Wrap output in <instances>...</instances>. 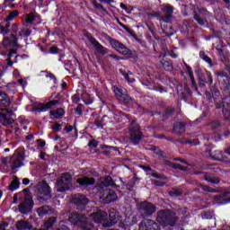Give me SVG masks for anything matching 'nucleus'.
Wrapping results in <instances>:
<instances>
[{"label": "nucleus", "mask_w": 230, "mask_h": 230, "mask_svg": "<svg viewBox=\"0 0 230 230\" xmlns=\"http://www.w3.org/2000/svg\"><path fill=\"white\" fill-rule=\"evenodd\" d=\"M156 220L162 226H171L173 227L179 221V217L172 210L163 209L157 212Z\"/></svg>", "instance_id": "1"}, {"label": "nucleus", "mask_w": 230, "mask_h": 230, "mask_svg": "<svg viewBox=\"0 0 230 230\" xmlns=\"http://www.w3.org/2000/svg\"><path fill=\"white\" fill-rule=\"evenodd\" d=\"M128 134L132 145H139L143 137V133L141 132V128L138 123L132 121L129 125Z\"/></svg>", "instance_id": "2"}, {"label": "nucleus", "mask_w": 230, "mask_h": 230, "mask_svg": "<svg viewBox=\"0 0 230 230\" xmlns=\"http://www.w3.org/2000/svg\"><path fill=\"white\" fill-rule=\"evenodd\" d=\"M57 191H67L73 188V177L69 172H64L60 179L58 180L57 185Z\"/></svg>", "instance_id": "3"}, {"label": "nucleus", "mask_w": 230, "mask_h": 230, "mask_svg": "<svg viewBox=\"0 0 230 230\" xmlns=\"http://www.w3.org/2000/svg\"><path fill=\"white\" fill-rule=\"evenodd\" d=\"M38 190V199L40 202L49 200L53 196L51 195V187L46 181L39 182L36 186Z\"/></svg>", "instance_id": "4"}, {"label": "nucleus", "mask_w": 230, "mask_h": 230, "mask_svg": "<svg viewBox=\"0 0 230 230\" xmlns=\"http://www.w3.org/2000/svg\"><path fill=\"white\" fill-rule=\"evenodd\" d=\"M206 156L210 157V159H213L214 161H221L222 163H226V164L230 165V147H228L225 154L222 153V151H214L211 152V150L206 151Z\"/></svg>", "instance_id": "5"}, {"label": "nucleus", "mask_w": 230, "mask_h": 230, "mask_svg": "<svg viewBox=\"0 0 230 230\" xmlns=\"http://www.w3.org/2000/svg\"><path fill=\"white\" fill-rule=\"evenodd\" d=\"M110 44L113 49L118 51L120 55H124L127 57H130L132 55V51L127 48L123 43L118 41L117 40L114 39H110Z\"/></svg>", "instance_id": "6"}, {"label": "nucleus", "mask_w": 230, "mask_h": 230, "mask_svg": "<svg viewBox=\"0 0 230 230\" xmlns=\"http://www.w3.org/2000/svg\"><path fill=\"white\" fill-rule=\"evenodd\" d=\"M209 17H211V13L206 9H201L199 13L194 14V20H196L199 26H209V22H208Z\"/></svg>", "instance_id": "7"}, {"label": "nucleus", "mask_w": 230, "mask_h": 230, "mask_svg": "<svg viewBox=\"0 0 230 230\" xmlns=\"http://www.w3.org/2000/svg\"><path fill=\"white\" fill-rule=\"evenodd\" d=\"M100 200L103 204H111V202L118 200V194L112 190H104L101 191Z\"/></svg>", "instance_id": "8"}, {"label": "nucleus", "mask_w": 230, "mask_h": 230, "mask_svg": "<svg viewBox=\"0 0 230 230\" xmlns=\"http://www.w3.org/2000/svg\"><path fill=\"white\" fill-rule=\"evenodd\" d=\"M139 212L141 213L142 217H150L155 213V206L150 202L144 201L139 203L138 205Z\"/></svg>", "instance_id": "9"}, {"label": "nucleus", "mask_w": 230, "mask_h": 230, "mask_svg": "<svg viewBox=\"0 0 230 230\" xmlns=\"http://www.w3.org/2000/svg\"><path fill=\"white\" fill-rule=\"evenodd\" d=\"M13 112L8 110H0V123L4 125V127H8V125H12L13 123V118L12 117Z\"/></svg>", "instance_id": "10"}, {"label": "nucleus", "mask_w": 230, "mask_h": 230, "mask_svg": "<svg viewBox=\"0 0 230 230\" xmlns=\"http://www.w3.org/2000/svg\"><path fill=\"white\" fill-rule=\"evenodd\" d=\"M68 220L71 222V224H74V226H78L80 227L81 226H84V222H87V217L84 214L72 212L68 216Z\"/></svg>", "instance_id": "11"}, {"label": "nucleus", "mask_w": 230, "mask_h": 230, "mask_svg": "<svg viewBox=\"0 0 230 230\" xmlns=\"http://www.w3.org/2000/svg\"><path fill=\"white\" fill-rule=\"evenodd\" d=\"M139 230H161L157 223L152 219H145L139 225Z\"/></svg>", "instance_id": "12"}, {"label": "nucleus", "mask_w": 230, "mask_h": 230, "mask_svg": "<svg viewBox=\"0 0 230 230\" xmlns=\"http://www.w3.org/2000/svg\"><path fill=\"white\" fill-rule=\"evenodd\" d=\"M121 220V217L116 211L110 212L108 219L103 224L104 227H112L115 224H118Z\"/></svg>", "instance_id": "13"}, {"label": "nucleus", "mask_w": 230, "mask_h": 230, "mask_svg": "<svg viewBox=\"0 0 230 230\" xmlns=\"http://www.w3.org/2000/svg\"><path fill=\"white\" fill-rule=\"evenodd\" d=\"M88 40L91 42L99 55H107V53H109V49L101 45L100 41L96 40V39L93 38V36H89Z\"/></svg>", "instance_id": "14"}, {"label": "nucleus", "mask_w": 230, "mask_h": 230, "mask_svg": "<svg viewBox=\"0 0 230 230\" xmlns=\"http://www.w3.org/2000/svg\"><path fill=\"white\" fill-rule=\"evenodd\" d=\"M22 161H24V155L22 153L13 155V156L11 158L12 170H15V168H21V166H22Z\"/></svg>", "instance_id": "15"}, {"label": "nucleus", "mask_w": 230, "mask_h": 230, "mask_svg": "<svg viewBox=\"0 0 230 230\" xmlns=\"http://www.w3.org/2000/svg\"><path fill=\"white\" fill-rule=\"evenodd\" d=\"M163 12L164 16L161 17L160 21H163V22H170L173 18V7L170 4H166Z\"/></svg>", "instance_id": "16"}, {"label": "nucleus", "mask_w": 230, "mask_h": 230, "mask_svg": "<svg viewBox=\"0 0 230 230\" xmlns=\"http://www.w3.org/2000/svg\"><path fill=\"white\" fill-rule=\"evenodd\" d=\"M90 217L97 224H102V222L105 224L107 221V212L105 211L98 210L97 212L91 214Z\"/></svg>", "instance_id": "17"}, {"label": "nucleus", "mask_w": 230, "mask_h": 230, "mask_svg": "<svg viewBox=\"0 0 230 230\" xmlns=\"http://www.w3.org/2000/svg\"><path fill=\"white\" fill-rule=\"evenodd\" d=\"M205 96L206 98H208V100H212L213 98L215 103H220V102L222 101V95L220 94V91H218V89L217 88H213L211 90V93L206 92Z\"/></svg>", "instance_id": "18"}, {"label": "nucleus", "mask_w": 230, "mask_h": 230, "mask_svg": "<svg viewBox=\"0 0 230 230\" xmlns=\"http://www.w3.org/2000/svg\"><path fill=\"white\" fill-rule=\"evenodd\" d=\"M73 202L79 208H85V206H87L89 203V199L84 195L77 194L73 197Z\"/></svg>", "instance_id": "19"}, {"label": "nucleus", "mask_w": 230, "mask_h": 230, "mask_svg": "<svg viewBox=\"0 0 230 230\" xmlns=\"http://www.w3.org/2000/svg\"><path fill=\"white\" fill-rule=\"evenodd\" d=\"M76 183L79 186H94L96 184V179L93 177L83 176L76 180Z\"/></svg>", "instance_id": "20"}, {"label": "nucleus", "mask_w": 230, "mask_h": 230, "mask_svg": "<svg viewBox=\"0 0 230 230\" xmlns=\"http://www.w3.org/2000/svg\"><path fill=\"white\" fill-rule=\"evenodd\" d=\"M31 204H32V201L30 199V196H27L26 199L18 206V209L20 212L26 214L30 211V208H31Z\"/></svg>", "instance_id": "21"}, {"label": "nucleus", "mask_w": 230, "mask_h": 230, "mask_svg": "<svg viewBox=\"0 0 230 230\" xmlns=\"http://www.w3.org/2000/svg\"><path fill=\"white\" fill-rule=\"evenodd\" d=\"M58 103V101H50L46 104H39L36 108L35 111H40V112H46V111H49L51 107H54Z\"/></svg>", "instance_id": "22"}, {"label": "nucleus", "mask_w": 230, "mask_h": 230, "mask_svg": "<svg viewBox=\"0 0 230 230\" xmlns=\"http://www.w3.org/2000/svg\"><path fill=\"white\" fill-rule=\"evenodd\" d=\"M203 179L210 184H220L221 179L213 173L204 172Z\"/></svg>", "instance_id": "23"}, {"label": "nucleus", "mask_w": 230, "mask_h": 230, "mask_svg": "<svg viewBox=\"0 0 230 230\" xmlns=\"http://www.w3.org/2000/svg\"><path fill=\"white\" fill-rule=\"evenodd\" d=\"M97 186L100 190H103V188H107L108 186H112V178L109 176L101 178L97 181Z\"/></svg>", "instance_id": "24"}, {"label": "nucleus", "mask_w": 230, "mask_h": 230, "mask_svg": "<svg viewBox=\"0 0 230 230\" xmlns=\"http://www.w3.org/2000/svg\"><path fill=\"white\" fill-rule=\"evenodd\" d=\"M11 39H13V40H11L8 37L4 38L2 44L4 49L8 48V46H17V36L11 34Z\"/></svg>", "instance_id": "25"}, {"label": "nucleus", "mask_w": 230, "mask_h": 230, "mask_svg": "<svg viewBox=\"0 0 230 230\" xmlns=\"http://www.w3.org/2000/svg\"><path fill=\"white\" fill-rule=\"evenodd\" d=\"M11 103L10 97H8L6 93L0 91V105L2 107H10Z\"/></svg>", "instance_id": "26"}, {"label": "nucleus", "mask_w": 230, "mask_h": 230, "mask_svg": "<svg viewBox=\"0 0 230 230\" xmlns=\"http://www.w3.org/2000/svg\"><path fill=\"white\" fill-rule=\"evenodd\" d=\"M173 132L181 135L186 132V124L184 122H177L173 127Z\"/></svg>", "instance_id": "27"}, {"label": "nucleus", "mask_w": 230, "mask_h": 230, "mask_svg": "<svg viewBox=\"0 0 230 230\" xmlns=\"http://www.w3.org/2000/svg\"><path fill=\"white\" fill-rule=\"evenodd\" d=\"M31 224L25 220H19L16 222V229L17 230H27L31 229Z\"/></svg>", "instance_id": "28"}, {"label": "nucleus", "mask_w": 230, "mask_h": 230, "mask_svg": "<svg viewBox=\"0 0 230 230\" xmlns=\"http://www.w3.org/2000/svg\"><path fill=\"white\" fill-rule=\"evenodd\" d=\"M50 116H52L53 119H60L66 114V111L64 109L59 108L57 110L50 111L49 112Z\"/></svg>", "instance_id": "29"}, {"label": "nucleus", "mask_w": 230, "mask_h": 230, "mask_svg": "<svg viewBox=\"0 0 230 230\" xmlns=\"http://www.w3.org/2000/svg\"><path fill=\"white\" fill-rule=\"evenodd\" d=\"M223 113L230 114V97H226L222 100Z\"/></svg>", "instance_id": "30"}, {"label": "nucleus", "mask_w": 230, "mask_h": 230, "mask_svg": "<svg viewBox=\"0 0 230 230\" xmlns=\"http://www.w3.org/2000/svg\"><path fill=\"white\" fill-rule=\"evenodd\" d=\"M19 184H21V182L19 181V178L17 176H13V180L8 186V190H10L11 191H15V190H18Z\"/></svg>", "instance_id": "31"}, {"label": "nucleus", "mask_w": 230, "mask_h": 230, "mask_svg": "<svg viewBox=\"0 0 230 230\" xmlns=\"http://www.w3.org/2000/svg\"><path fill=\"white\" fill-rule=\"evenodd\" d=\"M161 64L165 71H172L173 66H172V61H166L164 58L161 60Z\"/></svg>", "instance_id": "32"}, {"label": "nucleus", "mask_w": 230, "mask_h": 230, "mask_svg": "<svg viewBox=\"0 0 230 230\" xmlns=\"http://www.w3.org/2000/svg\"><path fill=\"white\" fill-rule=\"evenodd\" d=\"M187 73L190 78V82L192 84V87L197 90V83L195 82V76H193V71L191 70V67L187 66Z\"/></svg>", "instance_id": "33"}, {"label": "nucleus", "mask_w": 230, "mask_h": 230, "mask_svg": "<svg viewBox=\"0 0 230 230\" xmlns=\"http://www.w3.org/2000/svg\"><path fill=\"white\" fill-rule=\"evenodd\" d=\"M187 73L190 78V82L192 84V87L197 90V83L195 82V76H193V71L191 70V67L187 66Z\"/></svg>", "instance_id": "34"}, {"label": "nucleus", "mask_w": 230, "mask_h": 230, "mask_svg": "<svg viewBox=\"0 0 230 230\" xmlns=\"http://www.w3.org/2000/svg\"><path fill=\"white\" fill-rule=\"evenodd\" d=\"M37 213L40 217H44V215L49 213V207H40L38 208Z\"/></svg>", "instance_id": "35"}, {"label": "nucleus", "mask_w": 230, "mask_h": 230, "mask_svg": "<svg viewBox=\"0 0 230 230\" xmlns=\"http://www.w3.org/2000/svg\"><path fill=\"white\" fill-rule=\"evenodd\" d=\"M199 57L200 58H202V60L209 64V66H213V60L211 59V58L208 57V55H206L204 51L199 52Z\"/></svg>", "instance_id": "36"}, {"label": "nucleus", "mask_w": 230, "mask_h": 230, "mask_svg": "<svg viewBox=\"0 0 230 230\" xmlns=\"http://www.w3.org/2000/svg\"><path fill=\"white\" fill-rule=\"evenodd\" d=\"M80 227H82L83 230H96V228H94V226L91 224L87 220V218L86 221H84V226H81Z\"/></svg>", "instance_id": "37"}, {"label": "nucleus", "mask_w": 230, "mask_h": 230, "mask_svg": "<svg viewBox=\"0 0 230 230\" xmlns=\"http://www.w3.org/2000/svg\"><path fill=\"white\" fill-rule=\"evenodd\" d=\"M30 35H31V31L25 27H22L19 32V37H30Z\"/></svg>", "instance_id": "38"}, {"label": "nucleus", "mask_w": 230, "mask_h": 230, "mask_svg": "<svg viewBox=\"0 0 230 230\" xmlns=\"http://www.w3.org/2000/svg\"><path fill=\"white\" fill-rule=\"evenodd\" d=\"M201 190H203V191H208L209 193H218L220 190H217V189H213L208 185H200Z\"/></svg>", "instance_id": "39"}, {"label": "nucleus", "mask_w": 230, "mask_h": 230, "mask_svg": "<svg viewBox=\"0 0 230 230\" xmlns=\"http://www.w3.org/2000/svg\"><path fill=\"white\" fill-rule=\"evenodd\" d=\"M17 15H19V11L17 10H14V11H12L8 17L5 18V21H13V19H15V17H17Z\"/></svg>", "instance_id": "40"}, {"label": "nucleus", "mask_w": 230, "mask_h": 230, "mask_svg": "<svg viewBox=\"0 0 230 230\" xmlns=\"http://www.w3.org/2000/svg\"><path fill=\"white\" fill-rule=\"evenodd\" d=\"M170 197H181L182 195V192L179 189H172L171 191H169Z\"/></svg>", "instance_id": "41"}, {"label": "nucleus", "mask_w": 230, "mask_h": 230, "mask_svg": "<svg viewBox=\"0 0 230 230\" xmlns=\"http://www.w3.org/2000/svg\"><path fill=\"white\" fill-rule=\"evenodd\" d=\"M57 222V217H50L46 223H45V227L47 229H49V227L53 226V224Z\"/></svg>", "instance_id": "42"}, {"label": "nucleus", "mask_w": 230, "mask_h": 230, "mask_svg": "<svg viewBox=\"0 0 230 230\" xmlns=\"http://www.w3.org/2000/svg\"><path fill=\"white\" fill-rule=\"evenodd\" d=\"M35 21V14L33 13H31L27 14V17L25 19V22H28L29 24H31Z\"/></svg>", "instance_id": "43"}, {"label": "nucleus", "mask_w": 230, "mask_h": 230, "mask_svg": "<svg viewBox=\"0 0 230 230\" xmlns=\"http://www.w3.org/2000/svg\"><path fill=\"white\" fill-rule=\"evenodd\" d=\"M0 31L2 35H8L10 33V29L4 27V23L0 24Z\"/></svg>", "instance_id": "44"}, {"label": "nucleus", "mask_w": 230, "mask_h": 230, "mask_svg": "<svg viewBox=\"0 0 230 230\" xmlns=\"http://www.w3.org/2000/svg\"><path fill=\"white\" fill-rule=\"evenodd\" d=\"M119 100L124 102V103H130L132 98L128 94L124 93Z\"/></svg>", "instance_id": "45"}, {"label": "nucleus", "mask_w": 230, "mask_h": 230, "mask_svg": "<svg viewBox=\"0 0 230 230\" xmlns=\"http://www.w3.org/2000/svg\"><path fill=\"white\" fill-rule=\"evenodd\" d=\"M171 166H172V168L181 170L182 172H186V170H188V168L183 167L182 165H181V164H172Z\"/></svg>", "instance_id": "46"}, {"label": "nucleus", "mask_w": 230, "mask_h": 230, "mask_svg": "<svg viewBox=\"0 0 230 230\" xmlns=\"http://www.w3.org/2000/svg\"><path fill=\"white\" fill-rule=\"evenodd\" d=\"M114 93L116 94V96H118L119 98V100L125 94V93H123V90L121 88H115Z\"/></svg>", "instance_id": "47"}, {"label": "nucleus", "mask_w": 230, "mask_h": 230, "mask_svg": "<svg viewBox=\"0 0 230 230\" xmlns=\"http://www.w3.org/2000/svg\"><path fill=\"white\" fill-rule=\"evenodd\" d=\"M123 76L126 78L128 82H130V83L134 82V78H130V76H132V72H128L126 74H123Z\"/></svg>", "instance_id": "48"}, {"label": "nucleus", "mask_w": 230, "mask_h": 230, "mask_svg": "<svg viewBox=\"0 0 230 230\" xmlns=\"http://www.w3.org/2000/svg\"><path fill=\"white\" fill-rule=\"evenodd\" d=\"M93 5L94 6V8H96V10H101L103 12V5H102L101 4H98V2H96V0L93 1Z\"/></svg>", "instance_id": "49"}, {"label": "nucleus", "mask_w": 230, "mask_h": 230, "mask_svg": "<svg viewBox=\"0 0 230 230\" xmlns=\"http://www.w3.org/2000/svg\"><path fill=\"white\" fill-rule=\"evenodd\" d=\"M12 33H17L19 31V24L18 23H13L12 24V29L10 30Z\"/></svg>", "instance_id": "50"}, {"label": "nucleus", "mask_w": 230, "mask_h": 230, "mask_svg": "<svg viewBox=\"0 0 230 230\" xmlns=\"http://www.w3.org/2000/svg\"><path fill=\"white\" fill-rule=\"evenodd\" d=\"M60 128H62V125H60L58 122L55 123L52 126V129L54 132H58L60 130Z\"/></svg>", "instance_id": "51"}, {"label": "nucleus", "mask_w": 230, "mask_h": 230, "mask_svg": "<svg viewBox=\"0 0 230 230\" xmlns=\"http://www.w3.org/2000/svg\"><path fill=\"white\" fill-rule=\"evenodd\" d=\"M108 57H110V58H114L115 60H123V58L116 54H110Z\"/></svg>", "instance_id": "52"}, {"label": "nucleus", "mask_w": 230, "mask_h": 230, "mask_svg": "<svg viewBox=\"0 0 230 230\" xmlns=\"http://www.w3.org/2000/svg\"><path fill=\"white\" fill-rule=\"evenodd\" d=\"M88 146H91L92 148H96V146H98V142H96V140H91L88 144Z\"/></svg>", "instance_id": "53"}, {"label": "nucleus", "mask_w": 230, "mask_h": 230, "mask_svg": "<svg viewBox=\"0 0 230 230\" xmlns=\"http://www.w3.org/2000/svg\"><path fill=\"white\" fill-rule=\"evenodd\" d=\"M49 52L52 53V54L58 53V47H57V46L50 47L49 48Z\"/></svg>", "instance_id": "54"}, {"label": "nucleus", "mask_w": 230, "mask_h": 230, "mask_svg": "<svg viewBox=\"0 0 230 230\" xmlns=\"http://www.w3.org/2000/svg\"><path fill=\"white\" fill-rule=\"evenodd\" d=\"M220 125V122L218 120H215L211 122L210 126L212 128H218V126Z\"/></svg>", "instance_id": "55"}, {"label": "nucleus", "mask_w": 230, "mask_h": 230, "mask_svg": "<svg viewBox=\"0 0 230 230\" xmlns=\"http://www.w3.org/2000/svg\"><path fill=\"white\" fill-rule=\"evenodd\" d=\"M170 55H172V52H170V50L165 49L164 50V52L161 53L160 57H170Z\"/></svg>", "instance_id": "56"}, {"label": "nucleus", "mask_w": 230, "mask_h": 230, "mask_svg": "<svg viewBox=\"0 0 230 230\" xmlns=\"http://www.w3.org/2000/svg\"><path fill=\"white\" fill-rule=\"evenodd\" d=\"M216 75L220 76V78H227V74H225L224 72H217Z\"/></svg>", "instance_id": "57"}, {"label": "nucleus", "mask_w": 230, "mask_h": 230, "mask_svg": "<svg viewBox=\"0 0 230 230\" xmlns=\"http://www.w3.org/2000/svg\"><path fill=\"white\" fill-rule=\"evenodd\" d=\"M117 22H118V24H119V26H121V28H123L124 30L128 31V27H127V25H125L121 22H119V18H117Z\"/></svg>", "instance_id": "58"}, {"label": "nucleus", "mask_w": 230, "mask_h": 230, "mask_svg": "<svg viewBox=\"0 0 230 230\" xmlns=\"http://www.w3.org/2000/svg\"><path fill=\"white\" fill-rule=\"evenodd\" d=\"M56 230H69V227L66 226V225H61L58 226Z\"/></svg>", "instance_id": "59"}, {"label": "nucleus", "mask_w": 230, "mask_h": 230, "mask_svg": "<svg viewBox=\"0 0 230 230\" xmlns=\"http://www.w3.org/2000/svg\"><path fill=\"white\" fill-rule=\"evenodd\" d=\"M207 77H208L209 84H213V76L211 75V73L207 72Z\"/></svg>", "instance_id": "60"}, {"label": "nucleus", "mask_w": 230, "mask_h": 230, "mask_svg": "<svg viewBox=\"0 0 230 230\" xmlns=\"http://www.w3.org/2000/svg\"><path fill=\"white\" fill-rule=\"evenodd\" d=\"M149 15H151V17H161V13H151Z\"/></svg>", "instance_id": "61"}, {"label": "nucleus", "mask_w": 230, "mask_h": 230, "mask_svg": "<svg viewBox=\"0 0 230 230\" xmlns=\"http://www.w3.org/2000/svg\"><path fill=\"white\" fill-rule=\"evenodd\" d=\"M22 184H24V186H28V184H30V179H28V178L23 179Z\"/></svg>", "instance_id": "62"}, {"label": "nucleus", "mask_w": 230, "mask_h": 230, "mask_svg": "<svg viewBox=\"0 0 230 230\" xmlns=\"http://www.w3.org/2000/svg\"><path fill=\"white\" fill-rule=\"evenodd\" d=\"M152 177H155V179H163V175L161 174H156V173H152Z\"/></svg>", "instance_id": "63"}, {"label": "nucleus", "mask_w": 230, "mask_h": 230, "mask_svg": "<svg viewBox=\"0 0 230 230\" xmlns=\"http://www.w3.org/2000/svg\"><path fill=\"white\" fill-rule=\"evenodd\" d=\"M66 132H72L73 131V126H67L65 128Z\"/></svg>", "instance_id": "64"}]
</instances>
